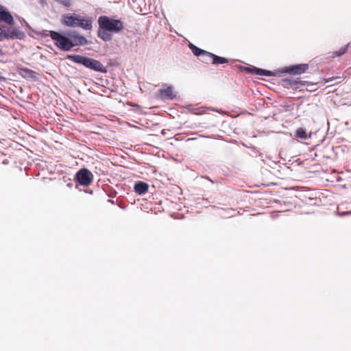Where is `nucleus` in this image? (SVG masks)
I'll use <instances>...</instances> for the list:
<instances>
[{
    "instance_id": "nucleus-8",
    "label": "nucleus",
    "mask_w": 351,
    "mask_h": 351,
    "mask_svg": "<svg viewBox=\"0 0 351 351\" xmlns=\"http://www.w3.org/2000/svg\"><path fill=\"white\" fill-rule=\"evenodd\" d=\"M159 96L162 99H173L176 95L171 86L166 84L162 85V88L159 90Z\"/></svg>"
},
{
    "instance_id": "nucleus-21",
    "label": "nucleus",
    "mask_w": 351,
    "mask_h": 351,
    "mask_svg": "<svg viewBox=\"0 0 351 351\" xmlns=\"http://www.w3.org/2000/svg\"><path fill=\"white\" fill-rule=\"evenodd\" d=\"M290 84L294 85L296 86V88H298L299 86L298 85H299V84L302 85L303 84L302 83V82L293 80V81L290 82Z\"/></svg>"
},
{
    "instance_id": "nucleus-20",
    "label": "nucleus",
    "mask_w": 351,
    "mask_h": 351,
    "mask_svg": "<svg viewBox=\"0 0 351 351\" xmlns=\"http://www.w3.org/2000/svg\"><path fill=\"white\" fill-rule=\"evenodd\" d=\"M59 3L62 4L65 7H69L71 5V0H56Z\"/></svg>"
},
{
    "instance_id": "nucleus-19",
    "label": "nucleus",
    "mask_w": 351,
    "mask_h": 351,
    "mask_svg": "<svg viewBox=\"0 0 351 351\" xmlns=\"http://www.w3.org/2000/svg\"><path fill=\"white\" fill-rule=\"evenodd\" d=\"M32 73V71L27 69H21L19 71V74L22 76L29 75Z\"/></svg>"
},
{
    "instance_id": "nucleus-5",
    "label": "nucleus",
    "mask_w": 351,
    "mask_h": 351,
    "mask_svg": "<svg viewBox=\"0 0 351 351\" xmlns=\"http://www.w3.org/2000/svg\"><path fill=\"white\" fill-rule=\"evenodd\" d=\"M75 180L80 185L88 186L93 182V174L86 168L81 169L76 173Z\"/></svg>"
},
{
    "instance_id": "nucleus-2",
    "label": "nucleus",
    "mask_w": 351,
    "mask_h": 351,
    "mask_svg": "<svg viewBox=\"0 0 351 351\" xmlns=\"http://www.w3.org/2000/svg\"><path fill=\"white\" fill-rule=\"evenodd\" d=\"M67 58L95 71L106 73L107 69L99 61L81 55H68Z\"/></svg>"
},
{
    "instance_id": "nucleus-22",
    "label": "nucleus",
    "mask_w": 351,
    "mask_h": 351,
    "mask_svg": "<svg viewBox=\"0 0 351 351\" xmlns=\"http://www.w3.org/2000/svg\"><path fill=\"white\" fill-rule=\"evenodd\" d=\"M4 56V53L3 51L1 50V49L0 48V57H2Z\"/></svg>"
},
{
    "instance_id": "nucleus-7",
    "label": "nucleus",
    "mask_w": 351,
    "mask_h": 351,
    "mask_svg": "<svg viewBox=\"0 0 351 351\" xmlns=\"http://www.w3.org/2000/svg\"><path fill=\"white\" fill-rule=\"evenodd\" d=\"M80 16L63 14L61 18V23L67 27H79Z\"/></svg>"
},
{
    "instance_id": "nucleus-14",
    "label": "nucleus",
    "mask_w": 351,
    "mask_h": 351,
    "mask_svg": "<svg viewBox=\"0 0 351 351\" xmlns=\"http://www.w3.org/2000/svg\"><path fill=\"white\" fill-rule=\"evenodd\" d=\"M252 71L254 73H256V75H264V76L270 77V76H273L274 75L272 71L262 69H258V68H254L252 69Z\"/></svg>"
},
{
    "instance_id": "nucleus-17",
    "label": "nucleus",
    "mask_w": 351,
    "mask_h": 351,
    "mask_svg": "<svg viewBox=\"0 0 351 351\" xmlns=\"http://www.w3.org/2000/svg\"><path fill=\"white\" fill-rule=\"evenodd\" d=\"M295 136L302 139H306L307 138V134L304 130L300 128L296 130Z\"/></svg>"
},
{
    "instance_id": "nucleus-12",
    "label": "nucleus",
    "mask_w": 351,
    "mask_h": 351,
    "mask_svg": "<svg viewBox=\"0 0 351 351\" xmlns=\"http://www.w3.org/2000/svg\"><path fill=\"white\" fill-rule=\"evenodd\" d=\"M79 27L86 30H90L93 27V21L91 19H84L80 16Z\"/></svg>"
},
{
    "instance_id": "nucleus-1",
    "label": "nucleus",
    "mask_w": 351,
    "mask_h": 351,
    "mask_svg": "<svg viewBox=\"0 0 351 351\" xmlns=\"http://www.w3.org/2000/svg\"><path fill=\"white\" fill-rule=\"evenodd\" d=\"M98 25L97 36L106 42L112 40L113 33H119L124 28L122 21L111 19L107 16H100L99 17Z\"/></svg>"
},
{
    "instance_id": "nucleus-16",
    "label": "nucleus",
    "mask_w": 351,
    "mask_h": 351,
    "mask_svg": "<svg viewBox=\"0 0 351 351\" xmlns=\"http://www.w3.org/2000/svg\"><path fill=\"white\" fill-rule=\"evenodd\" d=\"M189 48L191 49L193 54L198 57H200L203 52L205 51L198 48L197 47L191 43L189 45Z\"/></svg>"
},
{
    "instance_id": "nucleus-3",
    "label": "nucleus",
    "mask_w": 351,
    "mask_h": 351,
    "mask_svg": "<svg viewBox=\"0 0 351 351\" xmlns=\"http://www.w3.org/2000/svg\"><path fill=\"white\" fill-rule=\"evenodd\" d=\"M49 35L54 41L55 45L60 49L68 51L73 47V45L70 42L69 36L66 37L56 31H50Z\"/></svg>"
},
{
    "instance_id": "nucleus-13",
    "label": "nucleus",
    "mask_w": 351,
    "mask_h": 351,
    "mask_svg": "<svg viewBox=\"0 0 351 351\" xmlns=\"http://www.w3.org/2000/svg\"><path fill=\"white\" fill-rule=\"evenodd\" d=\"M213 53L204 51L199 57V60L204 63L208 64L213 62Z\"/></svg>"
},
{
    "instance_id": "nucleus-6",
    "label": "nucleus",
    "mask_w": 351,
    "mask_h": 351,
    "mask_svg": "<svg viewBox=\"0 0 351 351\" xmlns=\"http://www.w3.org/2000/svg\"><path fill=\"white\" fill-rule=\"evenodd\" d=\"M67 36H69L71 44L73 45V47L76 46L85 45L88 43L87 39L76 31L70 32Z\"/></svg>"
},
{
    "instance_id": "nucleus-23",
    "label": "nucleus",
    "mask_w": 351,
    "mask_h": 351,
    "mask_svg": "<svg viewBox=\"0 0 351 351\" xmlns=\"http://www.w3.org/2000/svg\"><path fill=\"white\" fill-rule=\"evenodd\" d=\"M332 80V78H328L326 80V82H331Z\"/></svg>"
},
{
    "instance_id": "nucleus-10",
    "label": "nucleus",
    "mask_w": 351,
    "mask_h": 351,
    "mask_svg": "<svg viewBox=\"0 0 351 351\" xmlns=\"http://www.w3.org/2000/svg\"><path fill=\"white\" fill-rule=\"evenodd\" d=\"M308 69L307 64H300L293 66H290L286 68V71L294 75L302 74L306 72Z\"/></svg>"
},
{
    "instance_id": "nucleus-15",
    "label": "nucleus",
    "mask_w": 351,
    "mask_h": 351,
    "mask_svg": "<svg viewBox=\"0 0 351 351\" xmlns=\"http://www.w3.org/2000/svg\"><path fill=\"white\" fill-rule=\"evenodd\" d=\"M228 62V59L223 58V57L217 56L213 54V62H212L213 64H226Z\"/></svg>"
},
{
    "instance_id": "nucleus-18",
    "label": "nucleus",
    "mask_w": 351,
    "mask_h": 351,
    "mask_svg": "<svg viewBox=\"0 0 351 351\" xmlns=\"http://www.w3.org/2000/svg\"><path fill=\"white\" fill-rule=\"evenodd\" d=\"M347 50H348L347 46L343 47L339 51L334 52V55L332 56V57L340 56L346 53L347 52Z\"/></svg>"
},
{
    "instance_id": "nucleus-4",
    "label": "nucleus",
    "mask_w": 351,
    "mask_h": 351,
    "mask_svg": "<svg viewBox=\"0 0 351 351\" xmlns=\"http://www.w3.org/2000/svg\"><path fill=\"white\" fill-rule=\"evenodd\" d=\"M24 36V34L10 25L8 27L2 25L0 27V41L5 39H21Z\"/></svg>"
},
{
    "instance_id": "nucleus-11",
    "label": "nucleus",
    "mask_w": 351,
    "mask_h": 351,
    "mask_svg": "<svg viewBox=\"0 0 351 351\" xmlns=\"http://www.w3.org/2000/svg\"><path fill=\"white\" fill-rule=\"evenodd\" d=\"M149 185L146 182L138 181L134 184V191L138 195H143L148 191Z\"/></svg>"
},
{
    "instance_id": "nucleus-9",
    "label": "nucleus",
    "mask_w": 351,
    "mask_h": 351,
    "mask_svg": "<svg viewBox=\"0 0 351 351\" xmlns=\"http://www.w3.org/2000/svg\"><path fill=\"white\" fill-rule=\"evenodd\" d=\"M1 22H3L8 25H12L14 24L13 16L10 12L1 5H0V23Z\"/></svg>"
}]
</instances>
